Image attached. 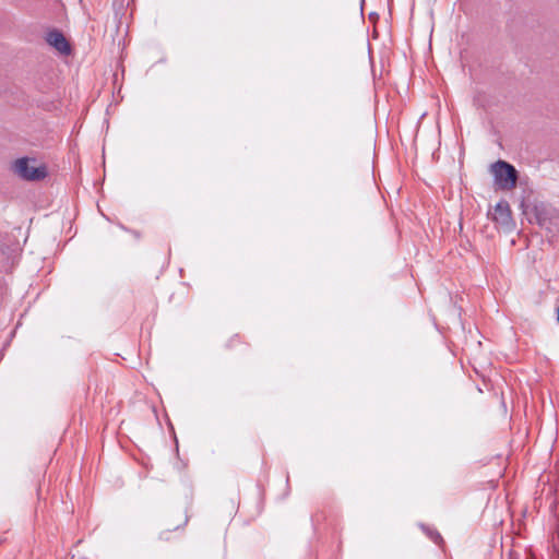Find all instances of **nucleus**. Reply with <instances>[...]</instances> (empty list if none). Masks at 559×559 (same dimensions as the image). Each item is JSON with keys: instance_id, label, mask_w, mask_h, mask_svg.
I'll list each match as a JSON object with an SVG mask.
<instances>
[{"instance_id": "4", "label": "nucleus", "mask_w": 559, "mask_h": 559, "mask_svg": "<svg viewBox=\"0 0 559 559\" xmlns=\"http://www.w3.org/2000/svg\"><path fill=\"white\" fill-rule=\"evenodd\" d=\"M46 39L47 43L56 48L59 52L63 55H69L71 52V46L60 31L52 29L48 32Z\"/></svg>"}, {"instance_id": "1", "label": "nucleus", "mask_w": 559, "mask_h": 559, "mask_svg": "<svg viewBox=\"0 0 559 559\" xmlns=\"http://www.w3.org/2000/svg\"><path fill=\"white\" fill-rule=\"evenodd\" d=\"M491 173L495 183L501 190H511L515 188L519 174L513 165L506 160H497L491 164Z\"/></svg>"}, {"instance_id": "2", "label": "nucleus", "mask_w": 559, "mask_h": 559, "mask_svg": "<svg viewBox=\"0 0 559 559\" xmlns=\"http://www.w3.org/2000/svg\"><path fill=\"white\" fill-rule=\"evenodd\" d=\"M36 160L22 157L14 162L12 169L23 180L39 181L47 177L48 170L45 165H35Z\"/></svg>"}, {"instance_id": "3", "label": "nucleus", "mask_w": 559, "mask_h": 559, "mask_svg": "<svg viewBox=\"0 0 559 559\" xmlns=\"http://www.w3.org/2000/svg\"><path fill=\"white\" fill-rule=\"evenodd\" d=\"M537 224L551 233H559V212L556 207L540 202L534 206Z\"/></svg>"}, {"instance_id": "7", "label": "nucleus", "mask_w": 559, "mask_h": 559, "mask_svg": "<svg viewBox=\"0 0 559 559\" xmlns=\"http://www.w3.org/2000/svg\"><path fill=\"white\" fill-rule=\"evenodd\" d=\"M132 235H133V237H134L135 239H136V238H138V236H139V235H138V233H136L135 230H133V231H132Z\"/></svg>"}, {"instance_id": "5", "label": "nucleus", "mask_w": 559, "mask_h": 559, "mask_svg": "<svg viewBox=\"0 0 559 559\" xmlns=\"http://www.w3.org/2000/svg\"><path fill=\"white\" fill-rule=\"evenodd\" d=\"M495 219L501 224H508L511 219L510 206L507 202H498L495 206Z\"/></svg>"}, {"instance_id": "6", "label": "nucleus", "mask_w": 559, "mask_h": 559, "mask_svg": "<svg viewBox=\"0 0 559 559\" xmlns=\"http://www.w3.org/2000/svg\"><path fill=\"white\" fill-rule=\"evenodd\" d=\"M423 528L425 530L427 535L430 537V539L433 540L436 544H440L442 542V537L438 531L431 530V528H426L425 526H423Z\"/></svg>"}]
</instances>
